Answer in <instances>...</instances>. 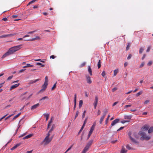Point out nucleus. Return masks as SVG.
Instances as JSON below:
<instances>
[{
	"label": "nucleus",
	"mask_w": 153,
	"mask_h": 153,
	"mask_svg": "<svg viewBox=\"0 0 153 153\" xmlns=\"http://www.w3.org/2000/svg\"><path fill=\"white\" fill-rule=\"evenodd\" d=\"M22 45H20L10 48L9 50L10 53L11 54H13L15 52L19 50L21 48V47Z\"/></svg>",
	"instance_id": "obj_1"
},
{
	"label": "nucleus",
	"mask_w": 153,
	"mask_h": 153,
	"mask_svg": "<svg viewBox=\"0 0 153 153\" xmlns=\"http://www.w3.org/2000/svg\"><path fill=\"white\" fill-rule=\"evenodd\" d=\"M139 135L141 136H142L140 138L141 140H149L150 138V137L149 136H146L145 132L140 131L138 133Z\"/></svg>",
	"instance_id": "obj_2"
},
{
	"label": "nucleus",
	"mask_w": 153,
	"mask_h": 153,
	"mask_svg": "<svg viewBox=\"0 0 153 153\" xmlns=\"http://www.w3.org/2000/svg\"><path fill=\"white\" fill-rule=\"evenodd\" d=\"M53 137L50 138L45 137L41 143V145H44L45 146L48 144L52 140Z\"/></svg>",
	"instance_id": "obj_3"
},
{
	"label": "nucleus",
	"mask_w": 153,
	"mask_h": 153,
	"mask_svg": "<svg viewBox=\"0 0 153 153\" xmlns=\"http://www.w3.org/2000/svg\"><path fill=\"white\" fill-rule=\"evenodd\" d=\"M48 84L44 83L42 86V88L38 92V94H39V93L44 91L47 88Z\"/></svg>",
	"instance_id": "obj_4"
},
{
	"label": "nucleus",
	"mask_w": 153,
	"mask_h": 153,
	"mask_svg": "<svg viewBox=\"0 0 153 153\" xmlns=\"http://www.w3.org/2000/svg\"><path fill=\"white\" fill-rule=\"evenodd\" d=\"M98 102V98L97 96H96L95 98V100L93 103L94 108L96 109L97 105Z\"/></svg>",
	"instance_id": "obj_5"
},
{
	"label": "nucleus",
	"mask_w": 153,
	"mask_h": 153,
	"mask_svg": "<svg viewBox=\"0 0 153 153\" xmlns=\"http://www.w3.org/2000/svg\"><path fill=\"white\" fill-rule=\"evenodd\" d=\"M86 77L87 83L89 84H91L92 83L91 77L88 75H86Z\"/></svg>",
	"instance_id": "obj_6"
},
{
	"label": "nucleus",
	"mask_w": 153,
	"mask_h": 153,
	"mask_svg": "<svg viewBox=\"0 0 153 153\" xmlns=\"http://www.w3.org/2000/svg\"><path fill=\"white\" fill-rule=\"evenodd\" d=\"M119 121V119H116L114 120V121H113L111 124V127H112V126H113L115 124L118 123Z\"/></svg>",
	"instance_id": "obj_7"
},
{
	"label": "nucleus",
	"mask_w": 153,
	"mask_h": 153,
	"mask_svg": "<svg viewBox=\"0 0 153 153\" xmlns=\"http://www.w3.org/2000/svg\"><path fill=\"white\" fill-rule=\"evenodd\" d=\"M20 85V83H17L15 85H13L11 86L10 88V90L11 91L13 89H14L17 87H18Z\"/></svg>",
	"instance_id": "obj_8"
},
{
	"label": "nucleus",
	"mask_w": 153,
	"mask_h": 153,
	"mask_svg": "<svg viewBox=\"0 0 153 153\" xmlns=\"http://www.w3.org/2000/svg\"><path fill=\"white\" fill-rule=\"evenodd\" d=\"M149 127L147 125H145L141 128L142 131H147L149 129Z\"/></svg>",
	"instance_id": "obj_9"
},
{
	"label": "nucleus",
	"mask_w": 153,
	"mask_h": 153,
	"mask_svg": "<svg viewBox=\"0 0 153 153\" xmlns=\"http://www.w3.org/2000/svg\"><path fill=\"white\" fill-rule=\"evenodd\" d=\"M11 54L10 53V52L8 50L7 52L4 53L2 56V58H4L6 57L7 56H8L10 55H11Z\"/></svg>",
	"instance_id": "obj_10"
},
{
	"label": "nucleus",
	"mask_w": 153,
	"mask_h": 153,
	"mask_svg": "<svg viewBox=\"0 0 153 153\" xmlns=\"http://www.w3.org/2000/svg\"><path fill=\"white\" fill-rule=\"evenodd\" d=\"M131 133L130 132L128 133V136L131 139V140L133 142H134L135 143H137V142L133 138H132L131 136Z\"/></svg>",
	"instance_id": "obj_11"
},
{
	"label": "nucleus",
	"mask_w": 153,
	"mask_h": 153,
	"mask_svg": "<svg viewBox=\"0 0 153 153\" xmlns=\"http://www.w3.org/2000/svg\"><path fill=\"white\" fill-rule=\"evenodd\" d=\"M74 110H75V108L76 107V94H74Z\"/></svg>",
	"instance_id": "obj_12"
},
{
	"label": "nucleus",
	"mask_w": 153,
	"mask_h": 153,
	"mask_svg": "<svg viewBox=\"0 0 153 153\" xmlns=\"http://www.w3.org/2000/svg\"><path fill=\"white\" fill-rule=\"evenodd\" d=\"M39 103L36 104L35 105L32 106L31 108V110H34L37 107L39 106Z\"/></svg>",
	"instance_id": "obj_13"
},
{
	"label": "nucleus",
	"mask_w": 153,
	"mask_h": 153,
	"mask_svg": "<svg viewBox=\"0 0 153 153\" xmlns=\"http://www.w3.org/2000/svg\"><path fill=\"white\" fill-rule=\"evenodd\" d=\"M88 71L90 75L91 76L92 75V71L90 66H88Z\"/></svg>",
	"instance_id": "obj_14"
},
{
	"label": "nucleus",
	"mask_w": 153,
	"mask_h": 153,
	"mask_svg": "<svg viewBox=\"0 0 153 153\" xmlns=\"http://www.w3.org/2000/svg\"><path fill=\"white\" fill-rule=\"evenodd\" d=\"M20 143L17 144L15 145L11 149V150H13L17 148L20 145Z\"/></svg>",
	"instance_id": "obj_15"
},
{
	"label": "nucleus",
	"mask_w": 153,
	"mask_h": 153,
	"mask_svg": "<svg viewBox=\"0 0 153 153\" xmlns=\"http://www.w3.org/2000/svg\"><path fill=\"white\" fill-rule=\"evenodd\" d=\"M40 39V38L39 37L37 36L36 37V38H33L31 39H27V40H26V41H33L34 40H37V39Z\"/></svg>",
	"instance_id": "obj_16"
},
{
	"label": "nucleus",
	"mask_w": 153,
	"mask_h": 153,
	"mask_svg": "<svg viewBox=\"0 0 153 153\" xmlns=\"http://www.w3.org/2000/svg\"><path fill=\"white\" fill-rule=\"evenodd\" d=\"M93 142L92 140H90L87 144L86 146L89 148L90 147L91 145Z\"/></svg>",
	"instance_id": "obj_17"
},
{
	"label": "nucleus",
	"mask_w": 153,
	"mask_h": 153,
	"mask_svg": "<svg viewBox=\"0 0 153 153\" xmlns=\"http://www.w3.org/2000/svg\"><path fill=\"white\" fill-rule=\"evenodd\" d=\"M108 112V110L107 109H104L103 111V116L105 117V115Z\"/></svg>",
	"instance_id": "obj_18"
},
{
	"label": "nucleus",
	"mask_w": 153,
	"mask_h": 153,
	"mask_svg": "<svg viewBox=\"0 0 153 153\" xmlns=\"http://www.w3.org/2000/svg\"><path fill=\"white\" fill-rule=\"evenodd\" d=\"M32 136V134H29L23 137L24 140L27 139L30 137Z\"/></svg>",
	"instance_id": "obj_19"
},
{
	"label": "nucleus",
	"mask_w": 153,
	"mask_h": 153,
	"mask_svg": "<svg viewBox=\"0 0 153 153\" xmlns=\"http://www.w3.org/2000/svg\"><path fill=\"white\" fill-rule=\"evenodd\" d=\"M83 104V101L82 100H80L79 101V107L80 108L82 106Z\"/></svg>",
	"instance_id": "obj_20"
},
{
	"label": "nucleus",
	"mask_w": 153,
	"mask_h": 153,
	"mask_svg": "<svg viewBox=\"0 0 153 153\" xmlns=\"http://www.w3.org/2000/svg\"><path fill=\"white\" fill-rule=\"evenodd\" d=\"M44 116L46 118V121H47L49 117V114H44Z\"/></svg>",
	"instance_id": "obj_21"
},
{
	"label": "nucleus",
	"mask_w": 153,
	"mask_h": 153,
	"mask_svg": "<svg viewBox=\"0 0 153 153\" xmlns=\"http://www.w3.org/2000/svg\"><path fill=\"white\" fill-rule=\"evenodd\" d=\"M153 132V127H150L148 131V133H152Z\"/></svg>",
	"instance_id": "obj_22"
},
{
	"label": "nucleus",
	"mask_w": 153,
	"mask_h": 153,
	"mask_svg": "<svg viewBox=\"0 0 153 153\" xmlns=\"http://www.w3.org/2000/svg\"><path fill=\"white\" fill-rule=\"evenodd\" d=\"M33 66V65H31L30 64H27L26 65L23 67V68H26L29 67H32Z\"/></svg>",
	"instance_id": "obj_23"
},
{
	"label": "nucleus",
	"mask_w": 153,
	"mask_h": 153,
	"mask_svg": "<svg viewBox=\"0 0 153 153\" xmlns=\"http://www.w3.org/2000/svg\"><path fill=\"white\" fill-rule=\"evenodd\" d=\"M105 117L103 116H102L101 117L100 120V124H102V122L103 121V119H104V118H105Z\"/></svg>",
	"instance_id": "obj_24"
},
{
	"label": "nucleus",
	"mask_w": 153,
	"mask_h": 153,
	"mask_svg": "<svg viewBox=\"0 0 153 153\" xmlns=\"http://www.w3.org/2000/svg\"><path fill=\"white\" fill-rule=\"evenodd\" d=\"M118 69H115L114 71V76H116L118 72Z\"/></svg>",
	"instance_id": "obj_25"
},
{
	"label": "nucleus",
	"mask_w": 153,
	"mask_h": 153,
	"mask_svg": "<svg viewBox=\"0 0 153 153\" xmlns=\"http://www.w3.org/2000/svg\"><path fill=\"white\" fill-rule=\"evenodd\" d=\"M97 65L98 66V68H100L101 67V62L100 60H99Z\"/></svg>",
	"instance_id": "obj_26"
},
{
	"label": "nucleus",
	"mask_w": 153,
	"mask_h": 153,
	"mask_svg": "<svg viewBox=\"0 0 153 153\" xmlns=\"http://www.w3.org/2000/svg\"><path fill=\"white\" fill-rule=\"evenodd\" d=\"M126 152L127 151L123 148L121 151L120 153H126Z\"/></svg>",
	"instance_id": "obj_27"
},
{
	"label": "nucleus",
	"mask_w": 153,
	"mask_h": 153,
	"mask_svg": "<svg viewBox=\"0 0 153 153\" xmlns=\"http://www.w3.org/2000/svg\"><path fill=\"white\" fill-rule=\"evenodd\" d=\"M39 79H36V80H34V81H30V83L31 84H33V83H35L37 81H39Z\"/></svg>",
	"instance_id": "obj_28"
},
{
	"label": "nucleus",
	"mask_w": 153,
	"mask_h": 153,
	"mask_svg": "<svg viewBox=\"0 0 153 153\" xmlns=\"http://www.w3.org/2000/svg\"><path fill=\"white\" fill-rule=\"evenodd\" d=\"M131 117V116H125V119H130Z\"/></svg>",
	"instance_id": "obj_29"
},
{
	"label": "nucleus",
	"mask_w": 153,
	"mask_h": 153,
	"mask_svg": "<svg viewBox=\"0 0 153 153\" xmlns=\"http://www.w3.org/2000/svg\"><path fill=\"white\" fill-rule=\"evenodd\" d=\"M51 130H49L48 131L47 134V136L46 137H49V136L51 134Z\"/></svg>",
	"instance_id": "obj_30"
},
{
	"label": "nucleus",
	"mask_w": 153,
	"mask_h": 153,
	"mask_svg": "<svg viewBox=\"0 0 153 153\" xmlns=\"http://www.w3.org/2000/svg\"><path fill=\"white\" fill-rule=\"evenodd\" d=\"M48 77L47 76H46L45 77V81L44 83L48 84Z\"/></svg>",
	"instance_id": "obj_31"
},
{
	"label": "nucleus",
	"mask_w": 153,
	"mask_h": 153,
	"mask_svg": "<svg viewBox=\"0 0 153 153\" xmlns=\"http://www.w3.org/2000/svg\"><path fill=\"white\" fill-rule=\"evenodd\" d=\"M142 92H143L142 91H140L138 92V93H137L136 94V96L138 97V96L140 95L142 93Z\"/></svg>",
	"instance_id": "obj_32"
},
{
	"label": "nucleus",
	"mask_w": 153,
	"mask_h": 153,
	"mask_svg": "<svg viewBox=\"0 0 153 153\" xmlns=\"http://www.w3.org/2000/svg\"><path fill=\"white\" fill-rule=\"evenodd\" d=\"M57 82H56V83H55L54 85H53V87H52L51 88V90H53L54 89L56 88V84Z\"/></svg>",
	"instance_id": "obj_33"
},
{
	"label": "nucleus",
	"mask_w": 153,
	"mask_h": 153,
	"mask_svg": "<svg viewBox=\"0 0 153 153\" xmlns=\"http://www.w3.org/2000/svg\"><path fill=\"white\" fill-rule=\"evenodd\" d=\"M36 64L38 65H40L42 67H44L45 66L44 65L40 63L37 62L36 63Z\"/></svg>",
	"instance_id": "obj_34"
},
{
	"label": "nucleus",
	"mask_w": 153,
	"mask_h": 153,
	"mask_svg": "<svg viewBox=\"0 0 153 153\" xmlns=\"http://www.w3.org/2000/svg\"><path fill=\"white\" fill-rule=\"evenodd\" d=\"M130 43H128L126 49V51H127L129 48Z\"/></svg>",
	"instance_id": "obj_35"
},
{
	"label": "nucleus",
	"mask_w": 153,
	"mask_h": 153,
	"mask_svg": "<svg viewBox=\"0 0 153 153\" xmlns=\"http://www.w3.org/2000/svg\"><path fill=\"white\" fill-rule=\"evenodd\" d=\"M86 63L85 62H83L80 66V67H82L85 65Z\"/></svg>",
	"instance_id": "obj_36"
},
{
	"label": "nucleus",
	"mask_w": 153,
	"mask_h": 153,
	"mask_svg": "<svg viewBox=\"0 0 153 153\" xmlns=\"http://www.w3.org/2000/svg\"><path fill=\"white\" fill-rule=\"evenodd\" d=\"M48 97H47V96H45V97H42V99H41L40 100V101H41L42 100H45L46 99H48Z\"/></svg>",
	"instance_id": "obj_37"
},
{
	"label": "nucleus",
	"mask_w": 153,
	"mask_h": 153,
	"mask_svg": "<svg viewBox=\"0 0 153 153\" xmlns=\"http://www.w3.org/2000/svg\"><path fill=\"white\" fill-rule=\"evenodd\" d=\"M143 50H144V49L143 48H140V50H139V53H142V52H143Z\"/></svg>",
	"instance_id": "obj_38"
},
{
	"label": "nucleus",
	"mask_w": 153,
	"mask_h": 153,
	"mask_svg": "<svg viewBox=\"0 0 153 153\" xmlns=\"http://www.w3.org/2000/svg\"><path fill=\"white\" fill-rule=\"evenodd\" d=\"M14 114H11L10 115H9L7 117H6V118H5V120H7L9 118H10V117H11Z\"/></svg>",
	"instance_id": "obj_39"
},
{
	"label": "nucleus",
	"mask_w": 153,
	"mask_h": 153,
	"mask_svg": "<svg viewBox=\"0 0 153 153\" xmlns=\"http://www.w3.org/2000/svg\"><path fill=\"white\" fill-rule=\"evenodd\" d=\"M89 148L88 147L86 146L84 148L83 150H85L86 152L88 150Z\"/></svg>",
	"instance_id": "obj_40"
},
{
	"label": "nucleus",
	"mask_w": 153,
	"mask_h": 153,
	"mask_svg": "<svg viewBox=\"0 0 153 153\" xmlns=\"http://www.w3.org/2000/svg\"><path fill=\"white\" fill-rule=\"evenodd\" d=\"M86 112V111H84L83 112V114L82 115V119H83L85 117Z\"/></svg>",
	"instance_id": "obj_41"
},
{
	"label": "nucleus",
	"mask_w": 153,
	"mask_h": 153,
	"mask_svg": "<svg viewBox=\"0 0 153 153\" xmlns=\"http://www.w3.org/2000/svg\"><path fill=\"white\" fill-rule=\"evenodd\" d=\"M15 34H7V37L8 36H14V35H15Z\"/></svg>",
	"instance_id": "obj_42"
},
{
	"label": "nucleus",
	"mask_w": 153,
	"mask_h": 153,
	"mask_svg": "<svg viewBox=\"0 0 153 153\" xmlns=\"http://www.w3.org/2000/svg\"><path fill=\"white\" fill-rule=\"evenodd\" d=\"M152 62L151 61H150L147 64V65L148 66L151 65L152 64Z\"/></svg>",
	"instance_id": "obj_43"
},
{
	"label": "nucleus",
	"mask_w": 153,
	"mask_h": 153,
	"mask_svg": "<svg viewBox=\"0 0 153 153\" xmlns=\"http://www.w3.org/2000/svg\"><path fill=\"white\" fill-rule=\"evenodd\" d=\"M79 114V111H76L75 117V119L78 116Z\"/></svg>",
	"instance_id": "obj_44"
},
{
	"label": "nucleus",
	"mask_w": 153,
	"mask_h": 153,
	"mask_svg": "<svg viewBox=\"0 0 153 153\" xmlns=\"http://www.w3.org/2000/svg\"><path fill=\"white\" fill-rule=\"evenodd\" d=\"M144 65V62H142L141 65L140 66V68H141L143 67Z\"/></svg>",
	"instance_id": "obj_45"
},
{
	"label": "nucleus",
	"mask_w": 153,
	"mask_h": 153,
	"mask_svg": "<svg viewBox=\"0 0 153 153\" xmlns=\"http://www.w3.org/2000/svg\"><path fill=\"white\" fill-rule=\"evenodd\" d=\"M117 88L115 87L114 88L112 89V91L113 92H114L117 90Z\"/></svg>",
	"instance_id": "obj_46"
},
{
	"label": "nucleus",
	"mask_w": 153,
	"mask_h": 153,
	"mask_svg": "<svg viewBox=\"0 0 153 153\" xmlns=\"http://www.w3.org/2000/svg\"><path fill=\"white\" fill-rule=\"evenodd\" d=\"M101 74L102 76L104 77L105 75V71H103L102 72Z\"/></svg>",
	"instance_id": "obj_47"
},
{
	"label": "nucleus",
	"mask_w": 153,
	"mask_h": 153,
	"mask_svg": "<svg viewBox=\"0 0 153 153\" xmlns=\"http://www.w3.org/2000/svg\"><path fill=\"white\" fill-rule=\"evenodd\" d=\"M126 147L127 149H132L130 147L129 145H128L126 146Z\"/></svg>",
	"instance_id": "obj_48"
},
{
	"label": "nucleus",
	"mask_w": 153,
	"mask_h": 153,
	"mask_svg": "<svg viewBox=\"0 0 153 153\" xmlns=\"http://www.w3.org/2000/svg\"><path fill=\"white\" fill-rule=\"evenodd\" d=\"M132 56V55L131 54H130L127 57V59H131V58Z\"/></svg>",
	"instance_id": "obj_49"
},
{
	"label": "nucleus",
	"mask_w": 153,
	"mask_h": 153,
	"mask_svg": "<svg viewBox=\"0 0 153 153\" xmlns=\"http://www.w3.org/2000/svg\"><path fill=\"white\" fill-rule=\"evenodd\" d=\"M13 77V76H9L7 79V80H10V79H11Z\"/></svg>",
	"instance_id": "obj_50"
},
{
	"label": "nucleus",
	"mask_w": 153,
	"mask_h": 153,
	"mask_svg": "<svg viewBox=\"0 0 153 153\" xmlns=\"http://www.w3.org/2000/svg\"><path fill=\"white\" fill-rule=\"evenodd\" d=\"M149 102V100H147L145 101L144 102V104H146L148 103Z\"/></svg>",
	"instance_id": "obj_51"
},
{
	"label": "nucleus",
	"mask_w": 153,
	"mask_h": 153,
	"mask_svg": "<svg viewBox=\"0 0 153 153\" xmlns=\"http://www.w3.org/2000/svg\"><path fill=\"white\" fill-rule=\"evenodd\" d=\"M7 37V35H2L1 36H0V38H6Z\"/></svg>",
	"instance_id": "obj_52"
},
{
	"label": "nucleus",
	"mask_w": 153,
	"mask_h": 153,
	"mask_svg": "<svg viewBox=\"0 0 153 153\" xmlns=\"http://www.w3.org/2000/svg\"><path fill=\"white\" fill-rule=\"evenodd\" d=\"M56 56H55L54 55H51L50 56V59H54L56 58Z\"/></svg>",
	"instance_id": "obj_53"
},
{
	"label": "nucleus",
	"mask_w": 153,
	"mask_h": 153,
	"mask_svg": "<svg viewBox=\"0 0 153 153\" xmlns=\"http://www.w3.org/2000/svg\"><path fill=\"white\" fill-rule=\"evenodd\" d=\"M25 70V69H22L19 71V73H21L23 72Z\"/></svg>",
	"instance_id": "obj_54"
},
{
	"label": "nucleus",
	"mask_w": 153,
	"mask_h": 153,
	"mask_svg": "<svg viewBox=\"0 0 153 153\" xmlns=\"http://www.w3.org/2000/svg\"><path fill=\"white\" fill-rule=\"evenodd\" d=\"M7 114H7L2 117L0 119V121H1L7 115Z\"/></svg>",
	"instance_id": "obj_55"
},
{
	"label": "nucleus",
	"mask_w": 153,
	"mask_h": 153,
	"mask_svg": "<svg viewBox=\"0 0 153 153\" xmlns=\"http://www.w3.org/2000/svg\"><path fill=\"white\" fill-rule=\"evenodd\" d=\"M150 48H151V47L150 46H149L148 48L147 49V50H146V52H149V51L150 50Z\"/></svg>",
	"instance_id": "obj_56"
},
{
	"label": "nucleus",
	"mask_w": 153,
	"mask_h": 153,
	"mask_svg": "<svg viewBox=\"0 0 153 153\" xmlns=\"http://www.w3.org/2000/svg\"><path fill=\"white\" fill-rule=\"evenodd\" d=\"M18 117L16 115L13 118L12 120V121H13L14 120H15L16 118H17Z\"/></svg>",
	"instance_id": "obj_57"
},
{
	"label": "nucleus",
	"mask_w": 153,
	"mask_h": 153,
	"mask_svg": "<svg viewBox=\"0 0 153 153\" xmlns=\"http://www.w3.org/2000/svg\"><path fill=\"white\" fill-rule=\"evenodd\" d=\"M94 128H95V127H94L93 126H91V129H90V130L91 131H94Z\"/></svg>",
	"instance_id": "obj_58"
},
{
	"label": "nucleus",
	"mask_w": 153,
	"mask_h": 153,
	"mask_svg": "<svg viewBox=\"0 0 153 153\" xmlns=\"http://www.w3.org/2000/svg\"><path fill=\"white\" fill-rule=\"evenodd\" d=\"M129 120H128V121H127V120H126V121H125V120H124V121H122V122H122V123H125L128 122H129Z\"/></svg>",
	"instance_id": "obj_59"
},
{
	"label": "nucleus",
	"mask_w": 153,
	"mask_h": 153,
	"mask_svg": "<svg viewBox=\"0 0 153 153\" xmlns=\"http://www.w3.org/2000/svg\"><path fill=\"white\" fill-rule=\"evenodd\" d=\"M131 106V105H125V108H127V107H130Z\"/></svg>",
	"instance_id": "obj_60"
},
{
	"label": "nucleus",
	"mask_w": 153,
	"mask_h": 153,
	"mask_svg": "<svg viewBox=\"0 0 153 153\" xmlns=\"http://www.w3.org/2000/svg\"><path fill=\"white\" fill-rule=\"evenodd\" d=\"M54 127V125H53L51 128V129L50 130H51V131L52 132V131L53 130Z\"/></svg>",
	"instance_id": "obj_61"
},
{
	"label": "nucleus",
	"mask_w": 153,
	"mask_h": 153,
	"mask_svg": "<svg viewBox=\"0 0 153 153\" xmlns=\"http://www.w3.org/2000/svg\"><path fill=\"white\" fill-rule=\"evenodd\" d=\"M2 20L4 21H6L7 20V19L6 18H4L2 19Z\"/></svg>",
	"instance_id": "obj_62"
},
{
	"label": "nucleus",
	"mask_w": 153,
	"mask_h": 153,
	"mask_svg": "<svg viewBox=\"0 0 153 153\" xmlns=\"http://www.w3.org/2000/svg\"><path fill=\"white\" fill-rule=\"evenodd\" d=\"M146 54H144L143 55V56L142 57V60H143L144 59V58H145V57H146Z\"/></svg>",
	"instance_id": "obj_63"
},
{
	"label": "nucleus",
	"mask_w": 153,
	"mask_h": 153,
	"mask_svg": "<svg viewBox=\"0 0 153 153\" xmlns=\"http://www.w3.org/2000/svg\"><path fill=\"white\" fill-rule=\"evenodd\" d=\"M124 128V127H121L120 128H119L117 130V131H119L123 129Z\"/></svg>",
	"instance_id": "obj_64"
}]
</instances>
